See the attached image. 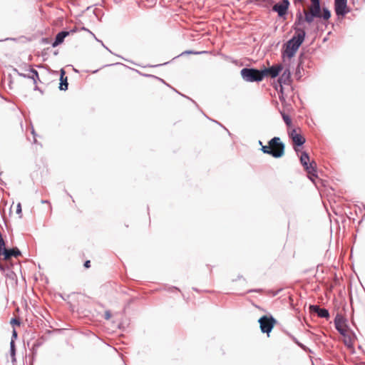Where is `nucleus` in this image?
<instances>
[{
  "label": "nucleus",
  "mask_w": 365,
  "mask_h": 365,
  "mask_svg": "<svg viewBox=\"0 0 365 365\" xmlns=\"http://www.w3.org/2000/svg\"><path fill=\"white\" fill-rule=\"evenodd\" d=\"M295 34L293 37L288 41L285 54L287 57L292 58L294 56L295 53L303 43L306 33L304 29L299 27H294Z\"/></svg>",
  "instance_id": "1"
},
{
  "label": "nucleus",
  "mask_w": 365,
  "mask_h": 365,
  "mask_svg": "<svg viewBox=\"0 0 365 365\" xmlns=\"http://www.w3.org/2000/svg\"><path fill=\"white\" fill-rule=\"evenodd\" d=\"M261 150L265 154L279 158L284 154V144L279 137H274L269 141L268 145H262Z\"/></svg>",
  "instance_id": "2"
},
{
  "label": "nucleus",
  "mask_w": 365,
  "mask_h": 365,
  "mask_svg": "<svg viewBox=\"0 0 365 365\" xmlns=\"http://www.w3.org/2000/svg\"><path fill=\"white\" fill-rule=\"evenodd\" d=\"M241 76L245 81L247 82H259L262 81V71L255 68H242L240 71Z\"/></svg>",
  "instance_id": "3"
},
{
  "label": "nucleus",
  "mask_w": 365,
  "mask_h": 365,
  "mask_svg": "<svg viewBox=\"0 0 365 365\" xmlns=\"http://www.w3.org/2000/svg\"><path fill=\"white\" fill-rule=\"evenodd\" d=\"M258 322L259 323L261 331L262 333H267L269 335L277 321L272 316H262L259 318Z\"/></svg>",
  "instance_id": "4"
},
{
  "label": "nucleus",
  "mask_w": 365,
  "mask_h": 365,
  "mask_svg": "<svg viewBox=\"0 0 365 365\" xmlns=\"http://www.w3.org/2000/svg\"><path fill=\"white\" fill-rule=\"evenodd\" d=\"M283 66L282 64H276L269 68L261 70L262 74V79L265 76H270L271 78L277 77L279 73L282 71Z\"/></svg>",
  "instance_id": "5"
},
{
  "label": "nucleus",
  "mask_w": 365,
  "mask_h": 365,
  "mask_svg": "<svg viewBox=\"0 0 365 365\" xmlns=\"http://www.w3.org/2000/svg\"><path fill=\"white\" fill-rule=\"evenodd\" d=\"M334 10L337 16H345L349 11L347 9V0H334Z\"/></svg>",
  "instance_id": "6"
},
{
  "label": "nucleus",
  "mask_w": 365,
  "mask_h": 365,
  "mask_svg": "<svg viewBox=\"0 0 365 365\" xmlns=\"http://www.w3.org/2000/svg\"><path fill=\"white\" fill-rule=\"evenodd\" d=\"M289 2L288 0H282L279 3H277L273 6V11L277 12L279 16H283L286 14Z\"/></svg>",
  "instance_id": "7"
},
{
  "label": "nucleus",
  "mask_w": 365,
  "mask_h": 365,
  "mask_svg": "<svg viewBox=\"0 0 365 365\" xmlns=\"http://www.w3.org/2000/svg\"><path fill=\"white\" fill-rule=\"evenodd\" d=\"M334 325L336 329L343 336L346 335V326L344 324V318L340 315H336L335 319H334Z\"/></svg>",
  "instance_id": "8"
},
{
  "label": "nucleus",
  "mask_w": 365,
  "mask_h": 365,
  "mask_svg": "<svg viewBox=\"0 0 365 365\" xmlns=\"http://www.w3.org/2000/svg\"><path fill=\"white\" fill-rule=\"evenodd\" d=\"M289 137L295 145L302 146L305 143V138L301 134L298 133L296 129H293L289 133Z\"/></svg>",
  "instance_id": "9"
},
{
  "label": "nucleus",
  "mask_w": 365,
  "mask_h": 365,
  "mask_svg": "<svg viewBox=\"0 0 365 365\" xmlns=\"http://www.w3.org/2000/svg\"><path fill=\"white\" fill-rule=\"evenodd\" d=\"M1 255L4 256V259L5 260H8V259H11L12 257H16L21 255V252L16 247L9 249V250L4 248Z\"/></svg>",
  "instance_id": "10"
},
{
  "label": "nucleus",
  "mask_w": 365,
  "mask_h": 365,
  "mask_svg": "<svg viewBox=\"0 0 365 365\" xmlns=\"http://www.w3.org/2000/svg\"><path fill=\"white\" fill-rule=\"evenodd\" d=\"M312 312L317 313L321 318H328L329 317V311L327 309L321 308L317 305H311L309 307Z\"/></svg>",
  "instance_id": "11"
},
{
  "label": "nucleus",
  "mask_w": 365,
  "mask_h": 365,
  "mask_svg": "<svg viewBox=\"0 0 365 365\" xmlns=\"http://www.w3.org/2000/svg\"><path fill=\"white\" fill-rule=\"evenodd\" d=\"M291 73L289 69H285L281 76L278 79V82L280 86H282V84L287 85L290 83Z\"/></svg>",
  "instance_id": "12"
},
{
  "label": "nucleus",
  "mask_w": 365,
  "mask_h": 365,
  "mask_svg": "<svg viewBox=\"0 0 365 365\" xmlns=\"http://www.w3.org/2000/svg\"><path fill=\"white\" fill-rule=\"evenodd\" d=\"M304 168L309 175L310 180L314 181V178H316L317 176L316 170V163L314 161H312L309 163V164H308L307 166H304Z\"/></svg>",
  "instance_id": "13"
},
{
  "label": "nucleus",
  "mask_w": 365,
  "mask_h": 365,
  "mask_svg": "<svg viewBox=\"0 0 365 365\" xmlns=\"http://www.w3.org/2000/svg\"><path fill=\"white\" fill-rule=\"evenodd\" d=\"M69 35V31H62L57 34L56 36L54 41L52 43L53 47H56L59 44H61L64 38Z\"/></svg>",
  "instance_id": "14"
},
{
  "label": "nucleus",
  "mask_w": 365,
  "mask_h": 365,
  "mask_svg": "<svg viewBox=\"0 0 365 365\" xmlns=\"http://www.w3.org/2000/svg\"><path fill=\"white\" fill-rule=\"evenodd\" d=\"M28 73H26V78L32 79L34 84H36L37 81L39 80L38 73L36 70L30 68L28 69Z\"/></svg>",
  "instance_id": "15"
},
{
  "label": "nucleus",
  "mask_w": 365,
  "mask_h": 365,
  "mask_svg": "<svg viewBox=\"0 0 365 365\" xmlns=\"http://www.w3.org/2000/svg\"><path fill=\"white\" fill-rule=\"evenodd\" d=\"M309 11H310L312 14H314L315 15L321 17V7H320V2L319 3H314L312 4Z\"/></svg>",
  "instance_id": "16"
},
{
  "label": "nucleus",
  "mask_w": 365,
  "mask_h": 365,
  "mask_svg": "<svg viewBox=\"0 0 365 365\" xmlns=\"http://www.w3.org/2000/svg\"><path fill=\"white\" fill-rule=\"evenodd\" d=\"M304 21L308 24H311L313 22L314 18H320L319 16L315 15L314 14L311 13L309 11L304 10Z\"/></svg>",
  "instance_id": "17"
},
{
  "label": "nucleus",
  "mask_w": 365,
  "mask_h": 365,
  "mask_svg": "<svg viewBox=\"0 0 365 365\" xmlns=\"http://www.w3.org/2000/svg\"><path fill=\"white\" fill-rule=\"evenodd\" d=\"M64 74H65V71L63 69H61V83H60V86H59V89L61 91H66L68 89L67 78L63 79Z\"/></svg>",
  "instance_id": "18"
},
{
  "label": "nucleus",
  "mask_w": 365,
  "mask_h": 365,
  "mask_svg": "<svg viewBox=\"0 0 365 365\" xmlns=\"http://www.w3.org/2000/svg\"><path fill=\"white\" fill-rule=\"evenodd\" d=\"M300 162L302 165L304 167L309 164V155L306 152H303L300 157Z\"/></svg>",
  "instance_id": "19"
},
{
  "label": "nucleus",
  "mask_w": 365,
  "mask_h": 365,
  "mask_svg": "<svg viewBox=\"0 0 365 365\" xmlns=\"http://www.w3.org/2000/svg\"><path fill=\"white\" fill-rule=\"evenodd\" d=\"M304 21H305L304 17H303L302 13L299 11L297 14V18H296V21L294 22V26H299V25L302 24V23ZM295 27H297V26H295Z\"/></svg>",
  "instance_id": "20"
},
{
  "label": "nucleus",
  "mask_w": 365,
  "mask_h": 365,
  "mask_svg": "<svg viewBox=\"0 0 365 365\" xmlns=\"http://www.w3.org/2000/svg\"><path fill=\"white\" fill-rule=\"evenodd\" d=\"M331 16V12L327 8H323L322 14H321V17H322L324 20H328Z\"/></svg>",
  "instance_id": "21"
},
{
  "label": "nucleus",
  "mask_w": 365,
  "mask_h": 365,
  "mask_svg": "<svg viewBox=\"0 0 365 365\" xmlns=\"http://www.w3.org/2000/svg\"><path fill=\"white\" fill-rule=\"evenodd\" d=\"M282 118L287 126H290L292 124V120L289 115L285 113H282Z\"/></svg>",
  "instance_id": "22"
},
{
  "label": "nucleus",
  "mask_w": 365,
  "mask_h": 365,
  "mask_svg": "<svg viewBox=\"0 0 365 365\" xmlns=\"http://www.w3.org/2000/svg\"><path fill=\"white\" fill-rule=\"evenodd\" d=\"M15 344H14V341L13 339H11V341L10 343V351H11V356H14L15 355Z\"/></svg>",
  "instance_id": "23"
},
{
  "label": "nucleus",
  "mask_w": 365,
  "mask_h": 365,
  "mask_svg": "<svg viewBox=\"0 0 365 365\" xmlns=\"http://www.w3.org/2000/svg\"><path fill=\"white\" fill-rule=\"evenodd\" d=\"M290 337H291V339L293 340V341H294V343H296V344H297L299 347H301V348H302V349H304V346L302 344H301L300 342H299V341H297V339L294 336L290 335Z\"/></svg>",
  "instance_id": "24"
},
{
  "label": "nucleus",
  "mask_w": 365,
  "mask_h": 365,
  "mask_svg": "<svg viewBox=\"0 0 365 365\" xmlns=\"http://www.w3.org/2000/svg\"><path fill=\"white\" fill-rule=\"evenodd\" d=\"M11 323L13 324H16V325H20V322L19 319H17L16 318H13L11 320Z\"/></svg>",
  "instance_id": "25"
},
{
  "label": "nucleus",
  "mask_w": 365,
  "mask_h": 365,
  "mask_svg": "<svg viewBox=\"0 0 365 365\" xmlns=\"http://www.w3.org/2000/svg\"><path fill=\"white\" fill-rule=\"evenodd\" d=\"M16 212H17L18 214L21 213V203H19V204L17 205V207H16Z\"/></svg>",
  "instance_id": "26"
},
{
  "label": "nucleus",
  "mask_w": 365,
  "mask_h": 365,
  "mask_svg": "<svg viewBox=\"0 0 365 365\" xmlns=\"http://www.w3.org/2000/svg\"><path fill=\"white\" fill-rule=\"evenodd\" d=\"M84 267L86 268H89L91 267V262H90V260H87V261L85 262Z\"/></svg>",
  "instance_id": "27"
},
{
  "label": "nucleus",
  "mask_w": 365,
  "mask_h": 365,
  "mask_svg": "<svg viewBox=\"0 0 365 365\" xmlns=\"http://www.w3.org/2000/svg\"><path fill=\"white\" fill-rule=\"evenodd\" d=\"M15 71L17 73V74H18L19 76H21V77H23V78H26V73H20V72H19L16 69H15Z\"/></svg>",
  "instance_id": "28"
},
{
  "label": "nucleus",
  "mask_w": 365,
  "mask_h": 365,
  "mask_svg": "<svg viewBox=\"0 0 365 365\" xmlns=\"http://www.w3.org/2000/svg\"><path fill=\"white\" fill-rule=\"evenodd\" d=\"M17 337V332L15 329L13 330V333H12V339L14 341V339H16Z\"/></svg>",
  "instance_id": "29"
},
{
  "label": "nucleus",
  "mask_w": 365,
  "mask_h": 365,
  "mask_svg": "<svg viewBox=\"0 0 365 365\" xmlns=\"http://www.w3.org/2000/svg\"><path fill=\"white\" fill-rule=\"evenodd\" d=\"M110 317V314L109 312H106V319H108Z\"/></svg>",
  "instance_id": "30"
},
{
  "label": "nucleus",
  "mask_w": 365,
  "mask_h": 365,
  "mask_svg": "<svg viewBox=\"0 0 365 365\" xmlns=\"http://www.w3.org/2000/svg\"><path fill=\"white\" fill-rule=\"evenodd\" d=\"M312 4L319 3V0H310Z\"/></svg>",
  "instance_id": "31"
},
{
  "label": "nucleus",
  "mask_w": 365,
  "mask_h": 365,
  "mask_svg": "<svg viewBox=\"0 0 365 365\" xmlns=\"http://www.w3.org/2000/svg\"><path fill=\"white\" fill-rule=\"evenodd\" d=\"M0 269L4 270V267L1 264H0Z\"/></svg>",
  "instance_id": "32"
},
{
  "label": "nucleus",
  "mask_w": 365,
  "mask_h": 365,
  "mask_svg": "<svg viewBox=\"0 0 365 365\" xmlns=\"http://www.w3.org/2000/svg\"><path fill=\"white\" fill-rule=\"evenodd\" d=\"M41 202H42V203H47V202H48V201H47V200H42V201H41Z\"/></svg>",
  "instance_id": "33"
},
{
  "label": "nucleus",
  "mask_w": 365,
  "mask_h": 365,
  "mask_svg": "<svg viewBox=\"0 0 365 365\" xmlns=\"http://www.w3.org/2000/svg\"><path fill=\"white\" fill-rule=\"evenodd\" d=\"M259 144L261 145H262V142L260 140L259 141Z\"/></svg>",
  "instance_id": "34"
},
{
  "label": "nucleus",
  "mask_w": 365,
  "mask_h": 365,
  "mask_svg": "<svg viewBox=\"0 0 365 365\" xmlns=\"http://www.w3.org/2000/svg\"><path fill=\"white\" fill-rule=\"evenodd\" d=\"M347 342H349V340L345 341L346 344H347Z\"/></svg>",
  "instance_id": "35"
},
{
  "label": "nucleus",
  "mask_w": 365,
  "mask_h": 365,
  "mask_svg": "<svg viewBox=\"0 0 365 365\" xmlns=\"http://www.w3.org/2000/svg\"><path fill=\"white\" fill-rule=\"evenodd\" d=\"M347 342H349V340L345 341L346 344H347Z\"/></svg>",
  "instance_id": "36"
}]
</instances>
